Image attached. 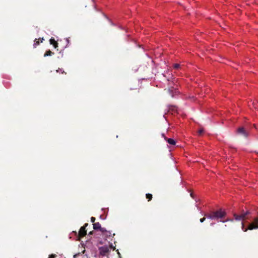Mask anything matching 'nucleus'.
<instances>
[{"label": "nucleus", "instance_id": "obj_8", "mask_svg": "<svg viewBox=\"0 0 258 258\" xmlns=\"http://www.w3.org/2000/svg\"><path fill=\"white\" fill-rule=\"evenodd\" d=\"M162 136L164 137V139L170 145H175L176 141L171 138H167L166 137L164 136V134H162Z\"/></svg>", "mask_w": 258, "mask_h": 258}, {"label": "nucleus", "instance_id": "obj_5", "mask_svg": "<svg viewBox=\"0 0 258 258\" xmlns=\"http://www.w3.org/2000/svg\"><path fill=\"white\" fill-rule=\"evenodd\" d=\"M99 252L101 255L105 256L109 251V247L107 246H102L99 248Z\"/></svg>", "mask_w": 258, "mask_h": 258}, {"label": "nucleus", "instance_id": "obj_26", "mask_svg": "<svg viewBox=\"0 0 258 258\" xmlns=\"http://www.w3.org/2000/svg\"><path fill=\"white\" fill-rule=\"evenodd\" d=\"M43 40H44V39H43V38H41V42H43Z\"/></svg>", "mask_w": 258, "mask_h": 258}, {"label": "nucleus", "instance_id": "obj_6", "mask_svg": "<svg viewBox=\"0 0 258 258\" xmlns=\"http://www.w3.org/2000/svg\"><path fill=\"white\" fill-rule=\"evenodd\" d=\"M93 229L94 230H99L102 232L106 231V229L104 228H102L101 225L99 222L94 223L93 224Z\"/></svg>", "mask_w": 258, "mask_h": 258}, {"label": "nucleus", "instance_id": "obj_21", "mask_svg": "<svg viewBox=\"0 0 258 258\" xmlns=\"http://www.w3.org/2000/svg\"><path fill=\"white\" fill-rule=\"evenodd\" d=\"M110 248H112L113 250H114V249H115V247H113V245H112V244H110Z\"/></svg>", "mask_w": 258, "mask_h": 258}, {"label": "nucleus", "instance_id": "obj_7", "mask_svg": "<svg viewBox=\"0 0 258 258\" xmlns=\"http://www.w3.org/2000/svg\"><path fill=\"white\" fill-rule=\"evenodd\" d=\"M237 133L245 137H247L248 135L247 132L242 127L238 128L237 130Z\"/></svg>", "mask_w": 258, "mask_h": 258}, {"label": "nucleus", "instance_id": "obj_14", "mask_svg": "<svg viewBox=\"0 0 258 258\" xmlns=\"http://www.w3.org/2000/svg\"><path fill=\"white\" fill-rule=\"evenodd\" d=\"M203 133H204V129L203 128H201L198 131V134H199V135H201Z\"/></svg>", "mask_w": 258, "mask_h": 258}, {"label": "nucleus", "instance_id": "obj_20", "mask_svg": "<svg viewBox=\"0 0 258 258\" xmlns=\"http://www.w3.org/2000/svg\"><path fill=\"white\" fill-rule=\"evenodd\" d=\"M232 221V220H229V219H227L226 220H223V221L221 220V221H222V222H227V221Z\"/></svg>", "mask_w": 258, "mask_h": 258}, {"label": "nucleus", "instance_id": "obj_12", "mask_svg": "<svg viewBox=\"0 0 258 258\" xmlns=\"http://www.w3.org/2000/svg\"><path fill=\"white\" fill-rule=\"evenodd\" d=\"M106 237H110L111 236V233L110 231H108L106 230V231H104V232H102Z\"/></svg>", "mask_w": 258, "mask_h": 258}, {"label": "nucleus", "instance_id": "obj_24", "mask_svg": "<svg viewBox=\"0 0 258 258\" xmlns=\"http://www.w3.org/2000/svg\"><path fill=\"white\" fill-rule=\"evenodd\" d=\"M190 196H191L192 198H193V194H192V193H191V194H190Z\"/></svg>", "mask_w": 258, "mask_h": 258}, {"label": "nucleus", "instance_id": "obj_2", "mask_svg": "<svg viewBox=\"0 0 258 258\" xmlns=\"http://www.w3.org/2000/svg\"><path fill=\"white\" fill-rule=\"evenodd\" d=\"M241 227L242 229L244 232L247 231L248 229L249 230H253L254 229L258 228V218H256L254 219V221L252 223H250L247 228H245L244 224L243 222L241 223Z\"/></svg>", "mask_w": 258, "mask_h": 258}, {"label": "nucleus", "instance_id": "obj_22", "mask_svg": "<svg viewBox=\"0 0 258 258\" xmlns=\"http://www.w3.org/2000/svg\"><path fill=\"white\" fill-rule=\"evenodd\" d=\"M93 231H91L89 232V234L91 235L93 234Z\"/></svg>", "mask_w": 258, "mask_h": 258}, {"label": "nucleus", "instance_id": "obj_9", "mask_svg": "<svg viewBox=\"0 0 258 258\" xmlns=\"http://www.w3.org/2000/svg\"><path fill=\"white\" fill-rule=\"evenodd\" d=\"M49 42H50V44L52 45L55 48H57L58 47V44L57 42V41H56L55 40L54 38H53L52 37L51 38H50L49 40Z\"/></svg>", "mask_w": 258, "mask_h": 258}, {"label": "nucleus", "instance_id": "obj_25", "mask_svg": "<svg viewBox=\"0 0 258 258\" xmlns=\"http://www.w3.org/2000/svg\"><path fill=\"white\" fill-rule=\"evenodd\" d=\"M117 253H118V255H120V253L119 252L118 250H117Z\"/></svg>", "mask_w": 258, "mask_h": 258}, {"label": "nucleus", "instance_id": "obj_16", "mask_svg": "<svg viewBox=\"0 0 258 258\" xmlns=\"http://www.w3.org/2000/svg\"><path fill=\"white\" fill-rule=\"evenodd\" d=\"M56 257V255L55 254H51L49 255L48 258H55Z\"/></svg>", "mask_w": 258, "mask_h": 258}, {"label": "nucleus", "instance_id": "obj_17", "mask_svg": "<svg viewBox=\"0 0 258 258\" xmlns=\"http://www.w3.org/2000/svg\"><path fill=\"white\" fill-rule=\"evenodd\" d=\"M206 217L204 216V217H203V218H202L200 219V221L201 223L204 222L205 221V220H206Z\"/></svg>", "mask_w": 258, "mask_h": 258}, {"label": "nucleus", "instance_id": "obj_3", "mask_svg": "<svg viewBox=\"0 0 258 258\" xmlns=\"http://www.w3.org/2000/svg\"><path fill=\"white\" fill-rule=\"evenodd\" d=\"M248 214V212H246V213L241 214L240 215H237L236 214H234L233 215V216L236 220L243 221L245 219V217Z\"/></svg>", "mask_w": 258, "mask_h": 258}, {"label": "nucleus", "instance_id": "obj_19", "mask_svg": "<svg viewBox=\"0 0 258 258\" xmlns=\"http://www.w3.org/2000/svg\"><path fill=\"white\" fill-rule=\"evenodd\" d=\"M95 219H95V217H92L91 218V222H92V223H94L95 221Z\"/></svg>", "mask_w": 258, "mask_h": 258}, {"label": "nucleus", "instance_id": "obj_11", "mask_svg": "<svg viewBox=\"0 0 258 258\" xmlns=\"http://www.w3.org/2000/svg\"><path fill=\"white\" fill-rule=\"evenodd\" d=\"M39 44H40V42L39 41V39H37L36 38L34 40V44H33L34 48H36L38 45H39Z\"/></svg>", "mask_w": 258, "mask_h": 258}, {"label": "nucleus", "instance_id": "obj_15", "mask_svg": "<svg viewBox=\"0 0 258 258\" xmlns=\"http://www.w3.org/2000/svg\"><path fill=\"white\" fill-rule=\"evenodd\" d=\"M179 67H180V65L179 64L175 63L174 64V68L175 69H178L179 68Z\"/></svg>", "mask_w": 258, "mask_h": 258}, {"label": "nucleus", "instance_id": "obj_18", "mask_svg": "<svg viewBox=\"0 0 258 258\" xmlns=\"http://www.w3.org/2000/svg\"><path fill=\"white\" fill-rule=\"evenodd\" d=\"M56 72H58V73H61L62 74L64 73V71H62L61 69H59V70H56ZM65 74H66V73H65Z\"/></svg>", "mask_w": 258, "mask_h": 258}, {"label": "nucleus", "instance_id": "obj_13", "mask_svg": "<svg viewBox=\"0 0 258 258\" xmlns=\"http://www.w3.org/2000/svg\"><path fill=\"white\" fill-rule=\"evenodd\" d=\"M146 197L148 200V201H150L152 199V195L151 194H147Z\"/></svg>", "mask_w": 258, "mask_h": 258}, {"label": "nucleus", "instance_id": "obj_1", "mask_svg": "<svg viewBox=\"0 0 258 258\" xmlns=\"http://www.w3.org/2000/svg\"><path fill=\"white\" fill-rule=\"evenodd\" d=\"M226 215V212L222 209H220L215 211H211L210 213L204 214V216L209 219L217 220L224 218Z\"/></svg>", "mask_w": 258, "mask_h": 258}, {"label": "nucleus", "instance_id": "obj_23", "mask_svg": "<svg viewBox=\"0 0 258 258\" xmlns=\"http://www.w3.org/2000/svg\"><path fill=\"white\" fill-rule=\"evenodd\" d=\"M66 41H67V42L69 43V40H68V38H67V39H66Z\"/></svg>", "mask_w": 258, "mask_h": 258}, {"label": "nucleus", "instance_id": "obj_10", "mask_svg": "<svg viewBox=\"0 0 258 258\" xmlns=\"http://www.w3.org/2000/svg\"><path fill=\"white\" fill-rule=\"evenodd\" d=\"M53 54H54V52H52L50 50H47L45 53L44 54V57L48 56H51Z\"/></svg>", "mask_w": 258, "mask_h": 258}, {"label": "nucleus", "instance_id": "obj_4", "mask_svg": "<svg viewBox=\"0 0 258 258\" xmlns=\"http://www.w3.org/2000/svg\"><path fill=\"white\" fill-rule=\"evenodd\" d=\"M88 225V223L85 224V225L81 227L79 232V237H83L86 235V227Z\"/></svg>", "mask_w": 258, "mask_h": 258}]
</instances>
